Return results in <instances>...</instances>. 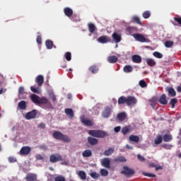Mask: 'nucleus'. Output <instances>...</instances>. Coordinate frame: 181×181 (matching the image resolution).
<instances>
[{
	"label": "nucleus",
	"instance_id": "1",
	"mask_svg": "<svg viewBox=\"0 0 181 181\" xmlns=\"http://www.w3.org/2000/svg\"><path fill=\"white\" fill-rule=\"evenodd\" d=\"M88 134V135H90V136L88 137L87 141L88 144L92 146H94L98 144V139L95 138H105V136H108V134L103 130H89Z\"/></svg>",
	"mask_w": 181,
	"mask_h": 181
},
{
	"label": "nucleus",
	"instance_id": "2",
	"mask_svg": "<svg viewBox=\"0 0 181 181\" xmlns=\"http://www.w3.org/2000/svg\"><path fill=\"white\" fill-rule=\"evenodd\" d=\"M30 100L34 103V104H49L50 105V101L45 97H42L40 98L36 94H32L30 95Z\"/></svg>",
	"mask_w": 181,
	"mask_h": 181
},
{
	"label": "nucleus",
	"instance_id": "3",
	"mask_svg": "<svg viewBox=\"0 0 181 181\" xmlns=\"http://www.w3.org/2000/svg\"><path fill=\"white\" fill-rule=\"evenodd\" d=\"M53 137L59 141H62V142H70V137H69V136L64 135L63 133L58 131L54 132Z\"/></svg>",
	"mask_w": 181,
	"mask_h": 181
},
{
	"label": "nucleus",
	"instance_id": "4",
	"mask_svg": "<svg viewBox=\"0 0 181 181\" xmlns=\"http://www.w3.org/2000/svg\"><path fill=\"white\" fill-rule=\"evenodd\" d=\"M121 175H124L126 177H132L135 175V170L124 165L123 170L120 172Z\"/></svg>",
	"mask_w": 181,
	"mask_h": 181
},
{
	"label": "nucleus",
	"instance_id": "5",
	"mask_svg": "<svg viewBox=\"0 0 181 181\" xmlns=\"http://www.w3.org/2000/svg\"><path fill=\"white\" fill-rule=\"evenodd\" d=\"M63 157L59 153L51 154L49 156V161L51 163H57V162H62Z\"/></svg>",
	"mask_w": 181,
	"mask_h": 181
},
{
	"label": "nucleus",
	"instance_id": "6",
	"mask_svg": "<svg viewBox=\"0 0 181 181\" xmlns=\"http://www.w3.org/2000/svg\"><path fill=\"white\" fill-rule=\"evenodd\" d=\"M31 151L32 148H30V146H23L19 151V155H21V156H28V155L30 153Z\"/></svg>",
	"mask_w": 181,
	"mask_h": 181
},
{
	"label": "nucleus",
	"instance_id": "7",
	"mask_svg": "<svg viewBox=\"0 0 181 181\" xmlns=\"http://www.w3.org/2000/svg\"><path fill=\"white\" fill-rule=\"evenodd\" d=\"M133 37L135 38V40H137V42H141V43H145L146 42V38H145V36L142 34H133Z\"/></svg>",
	"mask_w": 181,
	"mask_h": 181
},
{
	"label": "nucleus",
	"instance_id": "8",
	"mask_svg": "<svg viewBox=\"0 0 181 181\" xmlns=\"http://www.w3.org/2000/svg\"><path fill=\"white\" fill-rule=\"evenodd\" d=\"M81 121L82 124H83V125H86V127H93V125H94L93 121L86 118L84 115L81 117Z\"/></svg>",
	"mask_w": 181,
	"mask_h": 181
},
{
	"label": "nucleus",
	"instance_id": "9",
	"mask_svg": "<svg viewBox=\"0 0 181 181\" xmlns=\"http://www.w3.org/2000/svg\"><path fill=\"white\" fill-rule=\"evenodd\" d=\"M36 115H37V111L36 110H33L32 111L25 114V119H33V118H36Z\"/></svg>",
	"mask_w": 181,
	"mask_h": 181
},
{
	"label": "nucleus",
	"instance_id": "10",
	"mask_svg": "<svg viewBox=\"0 0 181 181\" xmlns=\"http://www.w3.org/2000/svg\"><path fill=\"white\" fill-rule=\"evenodd\" d=\"M126 104L128 107H130V105H135V104H136V98L134 96H128L127 98Z\"/></svg>",
	"mask_w": 181,
	"mask_h": 181
},
{
	"label": "nucleus",
	"instance_id": "11",
	"mask_svg": "<svg viewBox=\"0 0 181 181\" xmlns=\"http://www.w3.org/2000/svg\"><path fill=\"white\" fill-rule=\"evenodd\" d=\"M26 181H37V175L35 173H28L25 177Z\"/></svg>",
	"mask_w": 181,
	"mask_h": 181
},
{
	"label": "nucleus",
	"instance_id": "12",
	"mask_svg": "<svg viewBox=\"0 0 181 181\" xmlns=\"http://www.w3.org/2000/svg\"><path fill=\"white\" fill-rule=\"evenodd\" d=\"M98 42H99V43H103V44L108 43L111 42V38L107 35H103L98 39Z\"/></svg>",
	"mask_w": 181,
	"mask_h": 181
},
{
	"label": "nucleus",
	"instance_id": "13",
	"mask_svg": "<svg viewBox=\"0 0 181 181\" xmlns=\"http://www.w3.org/2000/svg\"><path fill=\"white\" fill-rule=\"evenodd\" d=\"M44 81H45V78H43V76L42 75H38L35 78V83H37V86L39 87H42V86H43Z\"/></svg>",
	"mask_w": 181,
	"mask_h": 181
},
{
	"label": "nucleus",
	"instance_id": "14",
	"mask_svg": "<svg viewBox=\"0 0 181 181\" xmlns=\"http://www.w3.org/2000/svg\"><path fill=\"white\" fill-rule=\"evenodd\" d=\"M110 114H111V107H105V110H103L102 115L103 118H108Z\"/></svg>",
	"mask_w": 181,
	"mask_h": 181
},
{
	"label": "nucleus",
	"instance_id": "15",
	"mask_svg": "<svg viewBox=\"0 0 181 181\" xmlns=\"http://www.w3.org/2000/svg\"><path fill=\"white\" fill-rule=\"evenodd\" d=\"M101 163L104 168H107V169H110V165L111 163L110 158H103Z\"/></svg>",
	"mask_w": 181,
	"mask_h": 181
},
{
	"label": "nucleus",
	"instance_id": "16",
	"mask_svg": "<svg viewBox=\"0 0 181 181\" xmlns=\"http://www.w3.org/2000/svg\"><path fill=\"white\" fill-rule=\"evenodd\" d=\"M45 46L47 47V49H56V45H54L53 44V41H52V40H47L45 41Z\"/></svg>",
	"mask_w": 181,
	"mask_h": 181
},
{
	"label": "nucleus",
	"instance_id": "17",
	"mask_svg": "<svg viewBox=\"0 0 181 181\" xmlns=\"http://www.w3.org/2000/svg\"><path fill=\"white\" fill-rule=\"evenodd\" d=\"M158 103H160V104H161V105H166L168 104V99H166V95L165 94H163L159 100H158Z\"/></svg>",
	"mask_w": 181,
	"mask_h": 181
},
{
	"label": "nucleus",
	"instance_id": "18",
	"mask_svg": "<svg viewBox=\"0 0 181 181\" xmlns=\"http://www.w3.org/2000/svg\"><path fill=\"white\" fill-rule=\"evenodd\" d=\"M64 13L68 18H71V16H73V10L69 7L64 8Z\"/></svg>",
	"mask_w": 181,
	"mask_h": 181
},
{
	"label": "nucleus",
	"instance_id": "19",
	"mask_svg": "<svg viewBox=\"0 0 181 181\" xmlns=\"http://www.w3.org/2000/svg\"><path fill=\"white\" fill-rule=\"evenodd\" d=\"M112 37L115 43H119V42H121V35L117 33H114L112 35Z\"/></svg>",
	"mask_w": 181,
	"mask_h": 181
},
{
	"label": "nucleus",
	"instance_id": "20",
	"mask_svg": "<svg viewBox=\"0 0 181 181\" xmlns=\"http://www.w3.org/2000/svg\"><path fill=\"white\" fill-rule=\"evenodd\" d=\"M98 70V66H97V65H92L88 68V71L92 73V74H97Z\"/></svg>",
	"mask_w": 181,
	"mask_h": 181
},
{
	"label": "nucleus",
	"instance_id": "21",
	"mask_svg": "<svg viewBox=\"0 0 181 181\" xmlns=\"http://www.w3.org/2000/svg\"><path fill=\"white\" fill-rule=\"evenodd\" d=\"M65 114H66V115L71 119H73V117H74V112H73V109L71 108H67L65 109Z\"/></svg>",
	"mask_w": 181,
	"mask_h": 181
},
{
	"label": "nucleus",
	"instance_id": "22",
	"mask_svg": "<svg viewBox=\"0 0 181 181\" xmlns=\"http://www.w3.org/2000/svg\"><path fill=\"white\" fill-rule=\"evenodd\" d=\"M107 62L110 64L117 63L118 62V57L112 55L107 57Z\"/></svg>",
	"mask_w": 181,
	"mask_h": 181
},
{
	"label": "nucleus",
	"instance_id": "23",
	"mask_svg": "<svg viewBox=\"0 0 181 181\" xmlns=\"http://www.w3.org/2000/svg\"><path fill=\"white\" fill-rule=\"evenodd\" d=\"M157 101H158V97L154 96L151 100H149V104L151 106H152L153 108H155V107H156Z\"/></svg>",
	"mask_w": 181,
	"mask_h": 181
},
{
	"label": "nucleus",
	"instance_id": "24",
	"mask_svg": "<svg viewBox=\"0 0 181 181\" xmlns=\"http://www.w3.org/2000/svg\"><path fill=\"white\" fill-rule=\"evenodd\" d=\"M166 91L168 92V94L170 97H175L176 96V91L172 87L167 88Z\"/></svg>",
	"mask_w": 181,
	"mask_h": 181
},
{
	"label": "nucleus",
	"instance_id": "25",
	"mask_svg": "<svg viewBox=\"0 0 181 181\" xmlns=\"http://www.w3.org/2000/svg\"><path fill=\"white\" fill-rule=\"evenodd\" d=\"M132 60L134 63H141L142 62V58L139 55H133Z\"/></svg>",
	"mask_w": 181,
	"mask_h": 181
},
{
	"label": "nucleus",
	"instance_id": "26",
	"mask_svg": "<svg viewBox=\"0 0 181 181\" xmlns=\"http://www.w3.org/2000/svg\"><path fill=\"white\" fill-rule=\"evenodd\" d=\"M92 155H93V153L91 152V150H90V149L85 150L82 153V156L83 158H90V156H92Z\"/></svg>",
	"mask_w": 181,
	"mask_h": 181
},
{
	"label": "nucleus",
	"instance_id": "27",
	"mask_svg": "<svg viewBox=\"0 0 181 181\" xmlns=\"http://www.w3.org/2000/svg\"><path fill=\"white\" fill-rule=\"evenodd\" d=\"M78 176L81 179V180H86V179H87V175L86 174V172L83 170L78 171Z\"/></svg>",
	"mask_w": 181,
	"mask_h": 181
},
{
	"label": "nucleus",
	"instance_id": "28",
	"mask_svg": "<svg viewBox=\"0 0 181 181\" xmlns=\"http://www.w3.org/2000/svg\"><path fill=\"white\" fill-rule=\"evenodd\" d=\"M129 139L131 142H139V136L132 134L129 136Z\"/></svg>",
	"mask_w": 181,
	"mask_h": 181
},
{
	"label": "nucleus",
	"instance_id": "29",
	"mask_svg": "<svg viewBox=\"0 0 181 181\" xmlns=\"http://www.w3.org/2000/svg\"><path fill=\"white\" fill-rule=\"evenodd\" d=\"M132 22L133 23H136L137 25H142V22H141V19L139 17L134 16L132 18Z\"/></svg>",
	"mask_w": 181,
	"mask_h": 181
},
{
	"label": "nucleus",
	"instance_id": "30",
	"mask_svg": "<svg viewBox=\"0 0 181 181\" xmlns=\"http://www.w3.org/2000/svg\"><path fill=\"white\" fill-rule=\"evenodd\" d=\"M163 139L164 142H170L173 139V137L170 134H165L163 135Z\"/></svg>",
	"mask_w": 181,
	"mask_h": 181
},
{
	"label": "nucleus",
	"instance_id": "31",
	"mask_svg": "<svg viewBox=\"0 0 181 181\" xmlns=\"http://www.w3.org/2000/svg\"><path fill=\"white\" fill-rule=\"evenodd\" d=\"M146 62L148 66H150V67H153V66H155L156 64V62H155V60H153V59H151V58H147L146 59Z\"/></svg>",
	"mask_w": 181,
	"mask_h": 181
},
{
	"label": "nucleus",
	"instance_id": "32",
	"mask_svg": "<svg viewBox=\"0 0 181 181\" xmlns=\"http://www.w3.org/2000/svg\"><path fill=\"white\" fill-rule=\"evenodd\" d=\"M117 103L119 105H122V104H127V98L125 96H121L119 98Z\"/></svg>",
	"mask_w": 181,
	"mask_h": 181
},
{
	"label": "nucleus",
	"instance_id": "33",
	"mask_svg": "<svg viewBox=\"0 0 181 181\" xmlns=\"http://www.w3.org/2000/svg\"><path fill=\"white\" fill-rule=\"evenodd\" d=\"M88 26L90 33H94V32H95V25H94L93 23H89Z\"/></svg>",
	"mask_w": 181,
	"mask_h": 181
},
{
	"label": "nucleus",
	"instance_id": "34",
	"mask_svg": "<svg viewBox=\"0 0 181 181\" xmlns=\"http://www.w3.org/2000/svg\"><path fill=\"white\" fill-rule=\"evenodd\" d=\"M112 153H114V148H110L104 151L103 155L105 156H110V155H112Z\"/></svg>",
	"mask_w": 181,
	"mask_h": 181
},
{
	"label": "nucleus",
	"instance_id": "35",
	"mask_svg": "<svg viewBox=\"0 0 181 181\" xmlns=\"http://www.w3.org/2000/svg\"><path fill=\"white\" fill-rule=\"evenodd\" d=\"M117 117L119 121H124L127 118V115L124 112H121L117 114Z\"/></svg>",
	"mask_w": 181,
	"mask_h": 181
},
{
	"label": "nucleus",
	"instance_id": "36",
	"mask_svg": "<svg viewBox=\"0 0 181 181\" xmlns=\"http://www.w3.org/2000/svg\"><path fill=\"white\" fill-rule=\"evenodd\" d=\"M133 70L134 69H132V66H131V65H126L123 68V71L124 73H131Z\"/></svg>",
	"mask_w": 181,
	"mask_h": 181
},
{
	"label": "nucleus",
	"instance_id": "37",
	"mask_svg": "<svg viewBox=\"0 0 181 181\" xmlns=\"http://www.w3.org/2000/svg\"><path fill=\"white\" fill-rule=\"evenodd\" d=\"M18 107L21 110H26V102L25 100L19 102Z\"/></svg>",
	"mask_w": 181,
	"mask_h": 181
},
{
	"label": "nucleus",
	"instance_id": "38",
	"mask_svg": "<svg viewBox=\"0 0 181 181\" xmlns=\"http://www.w3.org/2000/svg\"><path fill=\"white\" fill-rule=\"evenodd\" d=\"M115 162H127V159L124 156H118L114 159Z\"/></svg>",
	"mask_w": 181,
	"mask_h": 181
},
{
	"label": "nucleus",
	"instance_id": "39",
	"mask_svg": "<svg viewBox=\"0 0 181 181\" xmlns=\"http://www.w3.org/2000/svg\"><path fill=\"white\" fill-rule=\"evenodd\" d=\"M90 176L92 177V179L97 180L100 177V174L97 173V172H93L90 173Z\"/></svg>",
	"mask_w": 181,
	"mask_h": 181
},
{
	"label": "nucleus",
	"instance_id": "40",
	"mask_svg": "<svg viewBox=\"0 0 181 181\" xmlns=\"http://www.w3.org/2000/svg\"><path fill=\"white\" fill-rule=\"evenodd\" d=\"M142 16L144 19H148L151 17V11H146L142 13Z\"/></svg>",
	"mask_w": 181,
	"mask_h": 181
},
{
	"label": "nucleus",
	"instance_id": "41",
	"mask_svg": "<svg viewBox=\"0 0 181 181\" xmlns=\"http://www.w3.org/2000/svg\"><path fill=\"white\" fill-rule=\"evenodd\" d=\"M162 136H158L154 141V144H156V145H159V144H162Z\"/></svg>",
	"mask_w": 181,
	"mask_h": 181
},
{
	"label": "nucleus",
	"instance_id": "42",
	"mask_svg": "<svg viewBox=\"0 0 181 181\" xmlns=\"http://www.w3.org/2000/svg\"><path fill=\"white\" fill-rule=\"evenodd\" d=\"M131 131V129H129V127H124L122 129V134H123V135H127V134Z\"/></svg>",
	"mask_w": 181,
	"mask_h": 181
},
{
	"label": "nucleus",
	"instance_id": "43",
	"mask_svg": "<svg viewBox=\"0 0 181 181\" xmlns=\"http://www.w3.org/2000/svg\"><path fill=\"white\" fill-rule=\"evenodd\" d=\"M64 57L66 60H67V62H70V60H71V52H66Z\"/></svg>",
	"mask_w": 181,
	"mask_h": 181
},
{
	"label": "nucleus",
	"instance_id": "44",
	"mask_svg": "<svg viewBox=\"0 0 181 181\" xmlns=\"http://www.w3.org/2000/svg\"><path fill=\"white\" fill-rule=\"evenodd\" d=\"M153 57H156L157 59H162V57H163V54H162L159 52H153Z\"/></svg>",
	"mask_w": 181,
	"mask_h": 181
},
{
	"label": "nucleus",
	"instance_id": "45",
	"mask_svg": "<svg viewBox=\"0 0 181 181\" xmlns=\"http://www.w3.org/2000/svg\"><path fill=\"white\" fill-rule=\"evenodd\" d=\"M30 90L33 93H35V94H40V90L39 88H36L35 86H30Z\"/></svg>",
	"mask_w": 181,
	"mask_h": 181
},
{
	"label": "nucleus",
	"instance_id": "46",
	"mask_svg": "<svg viewBox=\"0 0 181 181\" xmlns=\"http://www.w3.org/2000/svg\"><path fill=\"white\" fill-rule=\"evenodd\" d=\"M173 45H174L173 41L167 40L165 42V46L168 48L172 47V46H173Z\"/></svg>",
	"mask_w": 181,
	"mask_h": 181
},
{
	"label": "nucleus",
	"instance_id": "47",
	"mask_svg": "<svg viewBox=\"0 0 181 181\" xmlns=\"http://www.w3.org/2000/svg\"><path fill=\"white\" fill-rule=\"evenodd\" d=\"M177 99L176 98L171 99V100L170 101L171 108H175V104H177Z\"/></svg>",
	"mask_w": 181,
	"mask_h": 181
},
{
	"label": "nucleus",
	"instance_id": "48",
	"mask_svg": "<svg viewBox=\"0 0 181 181\" xmlns=\"http://www.w3.org/2000/svg\"><path fill=\"white\" fill-rule=\"evenodd\" d=\"M100 175H101V176H108V170H107L104 168H102L100 170Z\"/></svg>",
	"mask_w": 181,
	"mask_h": 181
},
{
	"label": "nucleus",
	"instance_id": "49",
	"mask_svg": "<svg viewBox=\"0 0 181 181\" xmlns=\"http://www.w3.org/2000/svg\"><path fill=\"white\" fill-rule=\"evenodd\" d=\"M35 159L37 160H42V162L45 161V157H43L41 154H37L35 156Z\"/></svg>",
	"mask_w": 181,
	"mask_h": 181
},
{
	"label": "nucleus",
	"instance_id": "50",
	"mask_svg": "<svg viewBox=\"0 0 181 181\" xmlns=\"http://www.w3.org/2000/svg\"><path fill=\"white\" fill-rule=\"evenodd\" d=\"M139 86L140 87H141V88H145V87H146L148 84H146V82H145V81L141 80L139 81Z\"/></svg>",
	"mask_w": 181,
	"mask_h": 181
},
{
	"label": "nucleus",
	"instance_id": "51",
	"mask_svg": "<svg viewBox=\"0 0 181 181\" xmlns=\"http://www.w3.org/2000/svg\"><path fill=\"white\" fill-rule=\"evenodd\" d=\"M164 149H172V144H163L161 145Z\"/></svg>",
	"mask_w": 181,
	"mask_h": 181
},
{
	"label": "nucleus",
	"instance_id": "52",
	"mask_svg": "<svg viewBox=\"0 0 181 181\" xmlns=\"http://www.w3.org/2000/svg\"><path fill=\"white\" fill-rule=\"evenodd\" d=\"M54 181H66V178L63 176H57L54 177Z\"/></svg>",
	"mask_w": 181,
	"mask_h": 181
},
{
	"label": "nucleus",
	"instance_id": "53",
	"mask_svg": "<svg viewBox=\"0 0 181 181\" xmlns=\"http://www.w3.org/2000/svg\"><path fill=\"white\" fill-rule=\"evenodd\" d=\"M49 98L53 101V103H56V95H54V93H50Z\"/></svg>",
	"mask_w": 181,
	"mask_h": 181
},
{
	"label": "nucleus",
	"instance_id": "54",
	"mask_svg": "<svg viewBox=\"0 0 181 181\" xmlns=\"http://www.w3.org/2000/svg\"><path fill=\"white\" fill-rule=\"evenodd\" d=\"M144 175L147 176L148 177H156V175L155 174H152V173H144Z\"/></svg>",
	"mask_w": 181,
	"mask_h": 181
},
{
	"label": "nucleus",
	"instance_id": "55",
	"mask_svg": "<svg viewBox=\"0 0 181 181\" xmlns=\"http://www.w3.org/2000/svg\"><path fill=\"white\" fill-rule=\"evenodd\" d=\"M174 21L175 22H177V23H178V25H180L181 26V17H174Z\"/></svg>",
	"mask_w": 181,
	"mask_h": 181
},
{
	"label": "nucleus",
	"instance_id": "56",
	"mask_svg": "<svg viewBox=\"0 0 181 181\" xmlns=\"http://www.w3.org/2000/svg\"><path fill=\"white\" fill-rule=\"evenodd\" d=\"M137 159L140 160V162H144L145 160V158L139 154L137 156Z\"/></svg>",
	"mask_w": 181,
	"mask_h": 181
},
{
	"label": "nucleus",
	"instance_id": "57",
	"mask_svg": "<svg viewBox=\"0 0 181 181\" xmlns=\"http://www.w3.org/2000/svg\"><path fill=\"white\" fill-rule=\"evenodd\" d=\"M37 43H38V45H42V36L38 35L37 37Z\"/></svg>",
	"mask_w": 181,
	"mask_h": 181
},
{
	"label": "nucleus",
	"instance_id": "58",
	"mask_svg": "<svg viewBox=\"0 0 181 181\" xmlns=\"http://www.w3.org/2000/svg\"><path fill=\"white\" fill-rule=\"evenodd\" d=\"M38 128H40V129H45V128H46V124H45V123H40Z\"/></svg>",
	"mask_w": 181,
	"mask_h": 181
},
{
	"label": "nucleus",
	"instance_id": "59",
	"mask_svg": "<svg viewBox=\"0 0 181 181\" xmlns=\"http://www.w3.org/2000/svg\"><path fill=\"white\" fill-rule=\"evenodd\" d=\"M25 91V88H23V86H21L18 88V94H22V93H23Z\"/></svg>",
	"mask_w": 181,
	"mask_h": 181
},
{
	"label": "nucleus",
	"instance_id": "60",
	"mask_svg": "<svg viewBox=\"0 0 181 181\" xmlns=\"http://www.w3.org/2000/svg\"><path fill=\"white\" fill-rule=\"evenodd\" d=\"M8 160L11 163H15V162H16V160L15 159V158L13 157H10L8 158Z\"/></svg>",
	"mask_w": 181,
	"mask_h": 181
},
{
	"label": "nucleus",
	"instance_id": "61",
	"mask_svg": "<svg viewBox=\"0 0 181 181\" xmlns=\"http://www.w3.org/2000/svg\"><path fill=\"white\" fill-rule=\"evenodd\" d=\"M127 32H129V33H132V30H134V28L132 27H127L126 28Z\"/></svg>",
	"mask_w": 181,
	"mask_h": 181
},
{
	"label": "nucleus",
	"instance_id": "62",
	"mask_svg": "<svg viewBox=\"0 0 181 181\" xmlns=\"http://www.w3.org/2000/svg\"><path fill=\"white\" fill-rule=\"evenodd\" d=\"M114 131L115 132H119V131H121V127L118 126L115 127Z\"/></svg>",
	"mask_w": 181,
	"mask_h": 181
},
{
	"label": "nucleus",
	"instance_id": "63",
	"mask_svg": "<svg viewBox=\"0 0 181 181\" xmlns=\"http://www.w3.org/2000/svg\"><path fill=\"white\" fill-rule=\"evenodd\" d=\"M40 149H42V151H47V146L45 145H41L40 146Z\"/></svg>",
	"mask_w": 181,
	"mask_h": 181
},
{
	"label": "nucleus",
	"instance_id": "64",
	"mask_svg": "<svg viewBox=\"0 0 181 181\" xmlns=\"http://www.w3.org/2000/svg\"><path fill=\"white\" fill-rule=\"evenodd\" d=\"M177 91L178 93H181V86H177Z\"/></svg>",
	"mask_w": 181,
	"mask_h": 181
}]
</instances>
